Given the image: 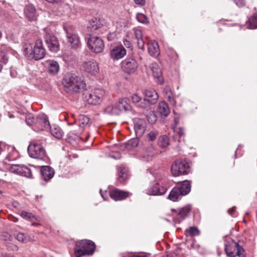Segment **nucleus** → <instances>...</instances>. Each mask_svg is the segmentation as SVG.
<instances>
[{"instance_id":"nucleus-1","label":"nucleus","mask_w":257,"mask_h":257,"mask_svg":"<svg viewBox=\"0 0 257 257\" xmlns=\"http://www.w3.org/2000/svg\"><path fill=\"white\" fill-rule=\"evenodd\" d=\"M24 55L29 59L39 60L46 55V50L43 47L42 40H38L35 43H25L23 45Z\"/></svg>"},{"instance_id":"nucleus-2","label":"nucleus","mask_w":257,"mask_h":257,"mask_svg":"<svg viewBox=\"0 0 257 257\" xmlns=\"http://www.w3.org/2000/svg\"><path fill=\"white\" fill-rule=\"evenodd\" d=\"M62 84L65 87L75 92L83 91L86 87L83 78L75 74H66L63 79Z\"/></svg>"},{"instance_id":"nucleus-3","label":"nucleus","mask_w":257,"mask_h":257,"mask_svg":"<svg viewBox=\"0 0 257 257\" xmlns=\"http://www.w3.org/2000/svg\"><path fill=\"white\" fill-rule=\"evenodd\" d=\"M95 247V243L91 240L84 239L77 241L75 244V254L76 257L85 255H91L93 254Z\"/></svg>"},{"instance_id":"nucleus-4","label":"nucleus","mask_w":257,"mask_h":257,"mask_svg":"<svg viewBox=\"0 0 257 257\" xmlns=\"http://www.w3.org/2000/svg\"><path fill=\"white\" fill-rule=\"evenodd\" d=\"M131 110V106L128 103L127 98H119L114 105L106 106L104 111L105 113L111 115H119L121 112Z\"/></svg>"},{"instance_id":"nucleus-5","label":"nucleus","mask_w":257,"mask_h":257,"mask_svg":"<svg viewBox=\"0 0 257 257\" xmlns=\"http://www.w3.org/2000/svg\"><path fill=\"white\" fill-rule=\"evenodd\" d=\"M63 29L66 34L68 42L72 49H77L81 46L79 37L78 36L76 28L72 25L66 24L63 26Z\"/></svg>"},{"instance_id":"nucleus-6","label":"nucleus","mask_w":257,"mask_h":257,"mask_svg":"<svg viewBox=\"0 0 257 257\" xmlns=\"http://www.w3.org/2000/svg\"><path fill=\"white\" fill-rule=\"evenodd\" d=\"M148 177L150 178V176L154 178V183L149 188L146 190V193L149 195H161L164 194L167 189L163 186H161L158 184V181L161 178V175L158 173L152 174L151 172L148 173Z\"/></svg>"},{"instance_id":"nucleus-7","label":"nucleus","mask_w":257,"mask_h":257,"mask_svg":"<svg viewBox=\"0 0 257 257\" xmlns=\"http://www.w3.org/2000/svg\"><path fill=\"white\" fill-rule=\"evenodd\" d=\"M28 152L29 156L33 158L42 159L46 156V151L40 141L32 140L28 147Z\"/></svg>"},{"instance_id":"nucleus-8","label":"nucleus","mask_w":257,"mask_h":257,"mask_svg":"<svg viewBox=\"0 0 257 257\" xmlns=\"http://www.w3.org/2000/svg\"><path fill=\"white\" fill-rule=\"evenodd\" d=\"M190 171V163L186 160H177L172 165L171 172L174 176L186 175Z\"/></svg>"},{"instance_id":"nucleus-9","label":"nucleus","mask_w":257,"mask_h":257,"mask_svg":"<svg viewBox=\"0 0 257 257\" xmlns=\"http://www.w3.org/2000/svg\"><path fill=\"white\" fill-rule=\"evenodd\" d=\"M88 48L96 53H99L103 51L104 48V44L103 40L99 37L87 35L85 36Z\"/></svg>"},{"instance_id":"nucleus-10","label":"nucleus","mask_w":257,"mask_h":257,"mask_svg":"<svg viewBox=\"0 0 257 257\" xmlns=\"http://www.w3.org/2000/svg\"><path fill=\"white\" fill-rule=\"evenodd\" d=\"M225 251L227 255L229 257L244 256L243 254L244 250L242 246L233 240L225 244Z\"/></svg>"},{"instance_id":"nucleus-11","label":"nucleus","mask_w":257,"mask_h":257,"mask_svg":"<svg viewBox=\"0 0 257 257\" xmlns=\"http://www.w3.org/2000/svg\"><path fill=\"white\" fill-rule=\"evenodd\" d=\"M44 39L48 48L51 51L57 52L59 50L58 40L52 33L46 31Z\"/></svg>"},{"instance_id":"nucleus-12","label":"nucleus","mask_w":257,"mask_h":257,"mask_svg":"<svg viewBox=\"0 0 257 257\" xmlns=\"http://www.w3.org/2000/svg\"><path fill=\"white\" fill-rule=\"evenodd\" d=\"M10 171L13 173L27 178H31L32 176L30 169L23 165H12Z\"/></svg>"},{"instance_id":"nucleus-13","label":"nucleus","mask_w":257,"mask_h":257,"mask_svg":"<svg viewBox=\"0 0 257 257\" xmlns=\"http://www.w3.org/2000/svg\"><path fill=\"white\" fill-rule=\"evenodd\" d=\"M84 99L88 102V103L96 104L98 103L101 99L102 94L101 91L97 89L90 92L85 91L84 94Z\"/></svg>"},{"instance_id":"nucleus-14","label":"nucleus","mask_w":257,"mask_h":257,"mask_svg":"<svg viewBox=\"0 0 257 257\" xmlns=\"http://www.w3.org/2000/svg\"><path fill=\"white\" fill-rule=\"evenodd\" d=\"M121 68L126 73H134L138 68V63L133 58H128L121 62Z\"/></svg>"},{"instance_id":"nucleus-15","label":"nucleus","mask_w":257,"mask_h":257,"mask_svg":"<svg viewBox=\"0 0 257 257\" xmlns=\"http://www.w3.org/2000/svg\"><path fill=\"white\" fill-rule=\"evenodd\" d=\"M134 129L137 137H141L144 134L147 123L145 119L140 118H135L134 119Z\"/></svg>"},{"instance_id":"nucleus-16","label":"nucleus","mask_w":257,"mask_h":257,"mask_svg":"<svg viewBox=\"0 0 257 257\" xmlns=\"http://www.w3.org/2000/svg\"><path fill=\"white\" fill-rule=\"evenodd\" d=\"M35 126L38 131H42L50 127V123L47 116L45 114H40L35 118Z\"/></svg>"},{"instance_id":"nucleus-17","label":"nucleus","mask_w":257,"mask_h":257,"mask_svg":"<svg viewBox=\"0 0 257 257\" xmlns=\"http://www.w3.org/2000/svg\"><path fill=\"white\" fill-rule=\"evenodd\" d=\"M126 54V51L122 45H119L112 49L109 53L110 57L113 61L119 60L123 58Z\"/></svg>"},{"instance_id":"nucleus-18","label":"nucleus","mask_w":257,"mask_h":257,"mask_svg":"<svg viewBox=\"0 0 257 257\" xmlns=\"http://www.w3.org/2000/svg\"><path fill=\"white\" fill-rule=\"evenodd\" d=\"M144 100L148 102V107L150 104H154L157 102L159 95L157 92L152 89H146L145 91Z\"/></svg>"},{"instance_id":"nucleus-19","label":"nucleus","mask_w":257,"mask_h":257,"mask_svg":"<svg viewBox=\"0 0 257 257\" xmlns=\"http://www.w3.org/2000/svg\"><path fill=\"white\" fill-rule=\"evenodd\" d=\"M110 197L115 201L122 200L129 196L128 192L122 191L117 189H113L110 192Z\"/></svg>"},{"instance_id":"nucleus-20","label":"nucleus","mask_w":257,"mask_h":257,"mask_svg":"<svg viewBox=\"0 0 257 257\" xmlns=\"http://www.w3.org/2000/svg\"><path fill=\"white\" fill-rule=\"evenodd\" d=\"M83 67L85 71L92 74H95L99 70L97 63L93 60L84 62Z\"/></svg>"},{"instance_id":"nucleus-21","label":"nucleus","mask_w":257,"mask_h":257,"mask_svg":"<svg viewBox=\"0 0 257 257\" xmlns=\"http://www.w3.org/2000/svg\"><path fill=\"white\" fill-rule=\"evenodd\" d=\"M148 45L149 54L154 57H158L160 54V49L158 43L154 40H151L148 42Z\"/></svg>"},{"instance_id":"nucleus-22","label":"nucleus","mask_w":257,"mask_h":257,"mask_svg":"<svg viewBox=\"0 0 257 257\" xmlns=\"http://www.w3.org/2000/svg\"><path fill=\"white\" fill-rule=\"evenodd\" d=\"M41 174L43 180L48 181L54 176V171L50 166H42L41 169Z\"/></svg>"},{"instance_id":"nucleus-23","label":"nucleus","mask_w":257,"mask_h":257,"mask_svg":"<svg viewBox=\"0 0 257 257\" xmlns=\"http://www.w3.org/2000/svg\"><path fill=\"white\" fill-rule=\"evenodd\" d=\"M133 32L135 38L137 40L138 47L142 50H144L145 41L143 38L142 30L138 28H135L133 29Z\"/></svg>"},{"instance_id":"nucleus-24","label":"nucleus","mask_w":257,"mask_h":257,"mask_svg":"<svg viewBox=\"0 0 257 257\" xmlns=\"http://www.w3.org/2000/svg\"><path fill=\"white\" fill-rule=\"evenodd\" d=\"M176 186L183 193V196L188 194L191 190V183L188 180L179 183Z\"/></svg>"},{"instance_id":"nucleus-25","label":"nucleus","mask_w":257,"mask_h":257,"mask_svg":"<svg viewBox=\"0 0 257 257\" xmlns=\"http://www.w3.org/2000/svg\"><path fill=\"white\" fill-rule=\"evenodd\" d=\"M132 102L138 107L146 108L148 107V102L144 99H142L141 97L137 94H134L131 97Z\"/></svg>"},{"instance_id":"nucleus-26","label":"nucleus","mask_w":257,"mask_h":257,"mask_svg":"<svg viewBox=\"0 0 257 257\" xmlns=\"http://www.w3.org/2000/svg\"><path fill=\"white\" fill-rule=\"evenodd\" d=\"M117 180L119 182L123 183L128 178L127 169L123 166L119 167L117 169Z\"/></svg>"},{"instance_id":"nucleus-27","label":"nucleus","mask_w":257,"mask_h":257,"mask_svg":"<svg viewBox=\"0 0 257 257\" xmlns=\"http://www.w3.org/2000/svg\"><path fill=\"white\" fill-rule=\"evenodd\" d=\"M163 93L164 97L168 100L171 105H175L176 104V101L175 100L173 93L169 86H166L164 88Z\"/></svg>"},{"instance_id":"nucleus-28","label":"nucleus","mask_w":257,"mask_h":257,"mask_svg":"<svg viewBox=\"0 0 257 257\" xmlns=\"http://www.w3.org/2000/svg\"><path fill=\"white\" fill-rule=\"evenodd\" d=\"M183 196V193L180 192L176 186L174 187L168 195V198L172 201H177Z\"/></svg>"},{"instance_id":"nucleus-29","label":"nucleus","mask_w":257,"mask_h":257,"mask_svg":"<svg viewBox=\"0 0 257 257\" xmlns=\"http://www.w3.org/2000/svg\"><path fill=\"white\" fill-rule=\"evenodd\" d=\"M26 16L30 21H35L37 19V15L35 8L32 5L28 6L25 12Z\"/></svg>"},{"instance_id":"nucleus-30","label":"nucleus","mask_w":257,"mask_h":257,"mask_svg":"<svg viewBox=\"0 0 257 257\" xmlns=\"http://www.w3.org/2000/svg\"><path fill=\"white\" fill-rule=\"evenodd\" d=\"M48 69L50 73L55 75L59 70V65L58 62L54 60H48L46 62Z\"/></svg>"},{"instance_id":"nucleus-31","label":"nucleus","mask_w":257,"mask_h":257,"mask_svg":"<svg viewBox=\"0 0 257 257\" xmlns=\"http://www.w3.org/2000/svg\"><path fill=\"white\" fill-rule=\"evenodd\" d=\"M158 111L161 116H167L170 113V109L166 102L162 101L159 103L158 105Z\"/></svg>"},{"instance_id":"nucleus-32","label":"nucleus","mask_w":257,"mask_h":257,"mask_svg":"<svg viewBox=\"0 0 257 257\" xmlns=\"http://www.w3.org/2000/svg\"><path fill=\"white\" fill-rule=\"evenodd\" d=\"M50 132L51 134L57 139H61L64 134L61 128L56 124L50 126Z\"/></svg>"},{"instance_id":"nucleus-33","label":"nucleus","mask_w":257,"mask_h":257,"mask_svg":"<svg viewBox=\"0 0 257 257\" xmlns=\"http://www.w3.org/2000/svg\"><path fill=\"white\" fill-rule=\"evenodd\" d=\"M150 68L153 72L154 77L159 80L161 79L162 73L158 64L155 62L152 63L150 65Z\"/></svg>"},{"instance_id":"nucleus-34","label":"nucleus","mask_w":257,"mask_h":257,"mask_svg":"<svg viewBox=\"0 0 257 257\" xmlns=\"http://www.w3.org/2000/svg\"><path fill=\"white\" fill-rule=\"evenodd\" d=\"M8 59V49L5 46H0V62L6 64Z\"/></svg>"},{"instance_id":"nucleus-35","label":"nucleus","mask_w":257,"mask_h":257,"mask_svg":"<svg viewBox=\"0 0 257 257\" xmlns=\"http://www.w3.org/2000/svg\"><path fill=\"white\" fill-rule=\"evenodd\" d=\"M101 26V24L99 20L96 18H93L90 21L88 28L93 31L98 29Z\"/></svg>"},{"instance_id":"nucleus-36","label":"nucleus","mask_w":257,"mask_h":257,"mask_svg":"<svg viewBox=\"0 0 257 257\" xmlns=\"http://www.w3.org/2000/svg\"><path fill=\"white\" fill-rule=\"evenodd\" d=\"M158 144L162 148L167 147L169 145L168 137L166 135L160 137L158 140Z\"/></svg>"},{"instance_id":"nucleus-37","label":"nucleus","mask_w":257,"mask_h":257,"mask_svg":"<svg viewBox=\"0 0 257 257\" xmlns=\"http://www.w3.org/2000/svg\"><path fill=\"white\" fill-rule=\"evenodd\" d=\"M191 210L190 206H185L181 208L178 213V216L181 218V220L187 217Z\"/></svg>"},{"instance_id":"nucleus-38","label":"nucleus","mask_w":257,"mask_h":257,"mask_svg":"<svg viewBox=\"0 0 257 257\" xmlns=\"http://www.w3.org/2000/svg\"><path fill=\"white\" fill-rule=\"evenodd\" d=\"M248 27L250 29L257 28V14L253 15L248 20Z\"/></svg>"},{"instance_id":"nucleus-39","label":"nucleus","mask_w":257,"mask_h":257,"mask_svg":"<svg viewBox=\"0 0 257 257\" xmlns=\"http://www.w3.org/2000/svg\"><path fill=\"white\" fill-rule=\"evenodd\" d=\"M79 125L81 127H84L87 124L89 121V118L84 115H79L78 117Z\"/></svg>"},{"instance_id":"nucleus-40","label":"nucleus","mask_w":257,"mask_h":257,"mask_svg":"<svg viewBox=\"0 0 257 257\" xmlns=\"http://www.w3.org/2000/svg\"><path fill=\"white\" fill-rule=\"evenodd\" d=\"M137 20L143 24H147L148 22L147 17L143 14L138 13L136 16Z\"/></svg>"},{"instance_id":"nucleus-41","label":"nucleus","mask_w":257,"mask_h":257,"mask_svg":"<svg viewBox=\"0 0 257 257\" xmlns=\"http://www.w3.org/2000/svg\"><path fill=\"white\" fill-rule=\"evenodd\" d=\"M21 216L22 218L27 220H31L32 218H35V216L32 213L25 211L21 212Z\"/></svg>"},{"instance_id":"nucleus-42","label":"nucleus","mask_w":257,"mask_h":257,"mask_svg":"<svg viewBox=\"0 0 257 257\" xmlns=\"http://www.w3.org/2000/svg\"><path fill=\"white\" fill-rule=\"evenodd\" d=\"M35 118L32 114H28L26 116V122L29 125L34 124Z\"/></svg>"},{"instance_id":"nucleus-43","label":"nucleus","mask_w":257,"mask_h":257,"mask_svg":"<svg viewBox=\"0 0 257 257\" xmlns=\"http://www.w3.org/2000/svg\"><path fill=\"white\" fill-rule=\"evenodd\" d=\"M147 119L150 123L153 124L157 120V116L153 112H151L147 116Z\"/></svg>"},{"instance_id":"nucleus-44","label":"nucleus","mask_w":257,"mask_h":257,"mask_svg":"<svg viewBox=\"0 0 257 257\" xmlns=\"http://www.w3.org/2000/svg\"><path fill=\"white\" fill-rule=\"evenodd\" d=\"M159 133L156 131H152L148 134V137L150 141H153L156 140Z\"/></svg>"},{"instance_id":"nucleus-45","label":"nucleus","mask_w":257,"mask_h":257,"mask_svg":"<svg viewBox=\"0 0 257 257\" xmlns=\"http://www.w3.org/2000/svg\"><path fill=\"white\" fill-rule=\"evenodd\" d=\"M188 232L191 236H194L199 234V231L197 227H191L188 229Z\"/></svg>"},{"instance_id":"nucleus-46","label":"nucleus","mask_w":257,"mask_h":257,"mask_svg":"<svg viewBox=\"0 0 257 257\" xmlns=\"http://www.w3.org/2000/svg\"><path fill=\"white\" fill-rule=\"evenodd\" d=\"M80 139V137L74 134L72 132H70L68 134L67 140L69 141H71V140H78V139Z\"/></svg>"},{"instance_id":"nucleus-47","label":"nucleus","mask_w":257,"mask_h":257,"mask_svg":"<svg viewBox=\"0 0 257 257\" xmlns=\"http://www.w3.org/2000/svg\"><path fill=\"white\" fill-rule=\"evenodd\" d=\"M16 237L19 241L24 242L26 240V236L23 233H18Z\"/></svg>"},{"instance_id":"nucleus-48","label":"nucleus","mask_w":257,"mask_h":257,"mask_svg":"<svg viewBox=\"0 0 257 257\" xmlns=\"http://www.w3.org/2000/svg\"><path fill=\"white\" fill-rule=\"evenodd\" d=\"M234 3L239 7H241L244 6L245 2L244 0H233Z\"/></svg>"},{"instance_id":"nucleus-49","label":"nucleus","mask_w":257,"mask_h":257,"mask_svg":"<svg viewBox=\"0 0 257 257\" xmlns=\"http://www.w3.org/2000/svg\"><path fill=\"white\" fill-rule=\"evenodd\" d=\"M178 135L179 137V138L178 139V142H180L181 141L182 137H184V130L182 128L180 127L179 130L178 132Z\"/></svg>"},{"instance_id":"nucleus-50","label":"nucleus","mask_w":257,"mask_h":257,"mask_svg":"<svg viewBox=\"0 0 257 257\" xmlns=\"http://www.w3.org/2000/svg\"><path fill=\"white\" fill-rule=\"evenodd\" d=\"M134 2L136 5L143 6L145 5V0H134Z\"/></svg>"},{"instance_id":"nucleus-51","label":"nucleus","mask_w":257,"mask_h":257,"mask_svg":"<svg viewBox=\"0 0 257 257\" xmlns=\"http://www.w3.org/2000/svg\"><path fill=\"white\" fill-rule=\"evenodd\" d=\"M236 209L235 206H233L232 208L228 209L227 210L228 213L230 215H232V212L234 211Z\"/></svg>"},{"instance_id":"nucleus-52","label":"nucleus","mask_w":257,"mask_h":257,"mask_svg":"<svg viewBox=\"0 0 257 257\" xmlns=\"http://www.w3.org/2000/svg\"><path fill=\"white\" fill-rule=\"evenodd\" d=\"M123 44L124 46H125L126 47H130V46L131 45L130 42L127 40H124L123 41Z\"/></svg>"},{"instance_id":"nucleus-53","label":"nucleus","mask_w":257,"mask_h":257,"mask_svg":"<svg viewBox=\"0 0 257 257\" xmlns=\"http://www.w3.org/2000/svg\"><path fill=\"white\" fill-rule=\"evenodd\" d=\"M49 3L54 4V3H58L61 2V0H45Z\"/></svg>"},{"instance_id":"nucleus-54","label":"nucleus","mask_w":257,"mask_h":257,"mask_svg":"<svg viewBox=\"0 0 257 257\" xmlns=\"http://www.w3.org/2000/svg\"><path fill=\"white\" fill-rule=\"evenodd\" d=\"M131 142H132V145L133 146H134V147L137 146V145H138V143L137 142V140L132 141Z\"/></svg>"},{"instance_id":"nucleus-55","label":"nucleus","mask_w":257,"mask_h":257,"mask_svg":"<svg viewBox=\"0 0 257 257\" xmlns=\"http://www.w3.org/2000/svg\"><path fill=\"white\" fill-rule=\"evenodd\" d=\"M100 194H101V197H102L104 200H105L106 199H105V197H104V194H103V193H102L101 189H100Z\"/></svg>"},{"instance_id":"nucleus-56","label":"nucleus","mask_w":257,"mask_h":257,"mask_svg":"<svg viewBox=\"0 0 257 257\" xmlns=\"http://www.w3.org/2000/svg\"><path fill=\"white\" fill-rule=\"evenodd\" d=\"M131 257H145V256H142L140 255H132Z\"/></svg>"},{"instance_id":"nucleus-57","label":"nucleus","mask_w":257,"mask_h":257,"mask_svg":"<svg viewBox=\"0 0 257 257\" xmlns=\"http://www.w3.org/2000/svg\"><path fill=\"white\" fill-rule=\"evenodd\" d=\"M3 69V66L0 64V72L2 71Z\"/></svg>"},{"instance_id":"nucleus-58","label":"nucleus","mask_w":257,"mask_h":257,"mask_svg":"<svg viewBox=\"0 0 257 257\" xmlns=\"http://www.w3.org/2000/svg\"><path fill=\"white\" fill-rule=\"evenodd\" d=\"M18 221V219L16 218L15 219L13 220L14 222H16Z\"/></svg>"},{"instance_id":"nucleus-59","label":"nucleus","mask_w":257,"mask_h":257,"mask_svg":"<svg viewBox=\"0 0 257 257\" xmlns=\"http://www.w3.org/2000/svg\"><path fill=\"white\" fill-rule=\"evenodd\" d=\"M7 236H8L9 239L10 238V236L8 233H7Z\"/></svg>"},{"instance_id":"nucleus-60","label":"nucleus","mask_w":257,"mask_h":257,"mask_svg":"<svg viewBox=\"0 0 257 257\" xmlns=\"http://www.w3.org/2000/svg\"><path fill=\"white\" fill-rule=\"evenodd\" d=\"M3 194V191L0 190V194Z\"/></svg>"},{"instance_id":"nucleus-61","label":"nucleus","mask_w":257,"mask_h":257,"mask_svg":"<svg viewBox=\"0 0 257 257\" xmlns=\"http://www.w3.org/2000/svg\"><path fill=\"white\" fill-rule=\"evenodd\" d=\"M1 37H2V33H1V32L0 31V38H1Z\"/></svg>"},{"instance_id":"nucleus-62","label":"nucleus","mask_w":257,"mask_h":257,"mask_svg":"<svg viewBox=\"0 0 257 257\" xmlns=\"http://www.w3.org/2000/svg\"><path fill=\"white\" fill-rule=\"evenodd\" d=\"M2 257H8V256L6 255H5L3 256Z\"/></svg>"},{"instance_id":"nucleus-63","label":"nucleus","mask_w":257,"mask_h":257,"mask_svg":"<svg viewBox=\"0 0 257 257\" xmlns=\"http://www.w3.org/2000/svg\"><path fill=\"white\" fill-rule=\"evenodd\" d=\"M89 137V136L86 138L85 141H86L88 139V138Z\"/></svg>"}]
</instances>
